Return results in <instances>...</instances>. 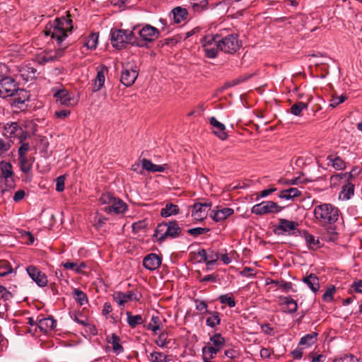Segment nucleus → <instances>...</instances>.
Instances as JSON below:
<instances>
[{
    "label": "nucleus",
    "mask_w": 362,
    "mask_h": 362,
    "mask_svg": "<svg viewBox=\"0 0 362 362\" xmlns=\"http://www.w3.org/2000/svg\"><path fill=\"white\" fill-rule=\"evenodd\" d=\"M339 209L335 206L324 203L314 207L313 215L316 223L320 226H332L339 219Z\"/></svg>",
    "instance_id": "nucleus-2"
},
{
    "label": "nucleus",
    "mask_w": 362,
    "mask_h": 362,
    "mask_svg": "<svg viewBox=\"0 0 362 362\" xmlns=\"http://www.w3.org/2000/svg\"><path fill=\"white\" fill-rule=\"evenodd\" d=\"M280 299V305H286V310H284V312H287L288 313H294L298 310V304L297 302L293 300L290 296H281Z\"/></svg>",
    "instance_id": "nucleus-27"
},
{
    "label": "nucleus",
    "mask_w": 362,
    "mask_h": 362,
    "mask_svg": "<svg viewBox=\"0 0 362 362\" xmlns=\"http://www.w3.org/2000/svg\"><path fill=\"white\" fill-rule=\"evenodd\" d=\"M240 274L242 276H245V277H255L256 275V273L255 272L254 269H252L251 267H245L240 272Z\"/></svg>",
    "instance_id": "nucleus-62"
},
{
    "label": "nucleus",
    "mask_w": 362,
    "mask_h": 362,
    "mask_svg": "<svg viewBox=\"0 0 362 362\" xmlns=\"http://www.w3.org/2000/svg\"><path fill=\"white\" fill-rule=\"evenodd\" d=\"M72 296L76 303L81 306L88 303L87 295L79 288H74L72 292Z\"/></svg>",
    "instance_id": "nucleus-37"
},
{
    "label": "nucleus",
    "mask_w": 362,
    "mask_h": 362,
    "mask_svg": "<svg viewBox=\"0 0 362 362\" xmlns=\"http://www.w3.org/2000/svg\"><path fill=\"white\" fill-rule=\"evenodd\" d=\"M210 341L214 344V346L217 348L218 350H221L226 343L225 339L219 333H216L211 336L210 337Z\"/></svg>",
    "instance_id": "nucleus-44"
},
{
    "label": "nucleus",
    "mask_w": 362,
    "mask_h": 362,
    "mask_svg": "<svg viewBox=\"0 0 362 362\" xmlns=\"http://www.w3.org/2000/svg\"><path fill=\"white\" fill-rule=\"evenodd\" d=\"M15 93L16 96L13 100V105L16 107L21 108V105L25 104L26 101L29 100L30 93L25 89H19L18 88H17V90Z\"/></svg>",
    "instance_id": "nucleus-20"
},
{
    "label": "nucleus",
    "mask_w": 362,
    "mask_h": 362,
    "mask_svg": "<svg viewBox=\"0 0 362 362\" xmlns=\"http://www.w3.org/2000/svg\"><path fill=\"white\" fill-rule=\"evenodd\" d=\"M37 325L42 332L47 333L55 328L56 321L50 316L38 320Z\"/></svg>",
    "instance_id": "nucleus-22"
},
{
    "label": "nucleus",
    "mask_w": 362,
    "mask_h": 362,
    "mask_svg": "<svg viewBox=\"0 0 362 362\" xmlns=\"http://www.w3.org/2000/svg\"><path fill=\"white\" fill-rule=\"evenodd\" d=\"M54 97L57 103L66 107L74 106L76 104V101L66 89H60L55 91Z\"/></svg>",
    "instance_id": "nucleus-14"
},
{
    "label": "nucleus",
    "mask_w": 362,
    "mask_h": 362,
    "mask_svg": "<svg viewBox=\"0 0 362 362\" xmlns=\"http://www.w3.org/2000/svg\"><path fill=\"white\" fill-rule=\"evenodd\" d=\"M142 297L141 293L137 291H129L127 293H124L122 291H115L112 294L113 300L118 304L120 307H124V305L131 300L139 301Z\"/></svg>",
    "instance_id": "nucleus-8"
},
{
    "label": "nucleus",
    "mask_w": 362,
    "mask_h": 362,
    "mask_svg": "<svg viewBox=\"0 0 362 362\" xmlns=\"http://www.w3.org/2000/svg\"><path fill=\"white\" fill-rule=\"evenodd\" d=\"M219 351L215 346H204L202 349L203 356H206L207 358L211 360L215 358V356Z\"/></svg>",
    "instance_id": "nucleus-50"
},
{
    "label": "nucleus",
    "mask_w": 362,
    "mask_h": 362,
    "mask_svg": "<svg viewBox=\"0 0 362 362\" xmlns=\"http://www.w3.org/2000/svg\"><path fill=\"white\" fill-rule=\"evenodd\" d=\"M234 214V210L228 207H222L216 206L211 211L209 216L216 222H220L226 220L228 217Z\"/></svg>",
    "instance_id": "nucleus-13"
},
{
    "label": "nucleus",
    "mask_w": 362,
    "mask_h": 362,
    "mask_svg": "<svg viewBox=\"0 0 362 362\" xmlns=\"http://www.w3.org/2000/svg\"><path fill=\"white\" fill-rule=\"evenodd\" d=\"M327 165L332 166L337 170H342L346 168L345 161L337 154L333 153L327 156Z\"/></svg>",
    "instance_id": "nucleus-24"
},
{
    "label": "nucleus",
    "mask_w": 362,
    "mask_h": 362,
    "mask_svg": "<svg viewBox=\"0 0 362 362\" xmlns=\"http://www.w3.org/2000/svg\"><path fill=\"white\" fill-rule=\"evenodd\" d=\"M303 237L304 238L307 246L310 250H315L320 247V240L313 235L309 233L308 231H303Z\"/></svg>",
    "instance_id": "nucleus-33"
},
{
    "label": "nucleus",
    "mask_w": 362,
    "mask_h": 362,
    "mask_svg": "<svg viewBox=\"0 0 362 362\" xmlns=\"http://www.w3.org/2000/svg\"><path fill=\"white\" fill-rule=\"evenodd\" d=\"M298 226V223L296 221L280 218L279 225L276 226V230L279 234L296 235V233L299 232Z\"/></svg>",
    "instance_id": "nucleus-11"
},
{
    "label": "nucleus",
    "mask_w": 362,
    "mask_h": 362,
    "mask_svg": "<svg viewBox=\"0 0 362 362\" xmlns=\"http://www.w3.org/2000/svg\"><path fill=\"white\" fill-rule=\"evenodd\" d=\"M99 202L101 204L106 205L103 210L107 214L115 213L121 214L127 210L126 203L109 192L103 194L99 199Z\"/></svg>",
    "instance_id": "nucleus-4"
},
{
    "label": "nucleus",
    "mask_w": 362,
    "mask_h": 362,
    "mask_svg": "<svg viewBox=\"0 0 362 362\" xmlns=\"http://www.w3.org/2000/svg\"><path fill=\"white\" fill-rule=\"evenodd\" d=\"M336 292V288L334 286H331L327 288L324 294L322 295V299L327 303H329L333 300L334 294Z\"/></svg>",
    "instance_id": "nucleus-53"
},
{
    "label": "nucleus",
    "mask_w": 362,
    "mask_h": 362,
    "mask_svg": "<svg viewBox=\"0 0 362 362\" xmlns=\"http://www.w3.org/2000/svg\"><path fill=\"white\" fill-rule=\"evenodd\" d=\"M354 193V185L351 183H347L342 187L341 194L343 199L348 200Z\"/></svg>",
    "instance_id": "nucleus-48"
},
{
    "label": "nucleus",
    "mask_w": 362,
    "mask_h": 362,
    "mask_svg": "<svg viewBox=\"0 0 362 362\" xmlns=\"http://www.w3.org/2000/svg\"><path fill=\"white\" fill-rule=\"evenodd\" d=\"M173 14V19L175 23H180L184 21L188 14V11L186 8L180 6H177L172 10Z\"/></svg>",
    "instance_id": "nucleus-35"
},
{
    "label": "nucleus",
    "mask_w": 362,
    "mask_h": 362,
    "mask_svg": "<svg viewBox=\"0 0 362 362\" xmlns=\"http://www.w3.org/2000/svg\"><path fill=\"white\" fill-rule=\"evenodd\" d=\"M182 231V229L179 226L177 221H163L156 226L153 238H156L158 243H162L168 239L178 238L181 235Z\"/></svg>",
    "instance_id": "nucleus-3"
},
{
    "label": "nucleus",
    "mask_w": 362,
    "mask_h": 362,
    "mask_svg": "<svg viewBox=\"0 0 362 362\" xmlns=\"http://www.w3.org/2000/svg\"><path fill=\"white\" fill-rule=\"evenodd\" d=\"M148 223L146 220H140L132 224V230L134 233H137L141 230L146 228Z\"/></svg>",
    "instance_id": "nucleus-54"
},
{
    "label": "nucleus",
    "mask_w": 362,
    "mask_h": 362,
    "mask_svg": "<svg viewBox=\"0 0 362 362\" xmlns=\"http://www.w3.org/2000/svg\"><path fill=\"white\" fill-rule=\"evenodd\" d=\"M127 322L129 326L134 329L136 326L142 325L144 322L141 315H132L130 311L126 312Z\"/></svg>",
    "instance_id": "nucleus-31"
},
{
    "label": "nucleus",
    "mask_w": 362,
    "mask_h": 362,
    "mask_svg": "<svg viewBox=\"0 0 362 362\" xmlns=\"http://www.w3.org/2000/svg\"><path fill=\"white\" fill-rule=\"evenodd\" d=\"M191 5L195 12L200 13L208 5V0H191Z\"/></svg>",
    "instance_id": "nucleus-46"
},
{
    "label": "nucleus",
    "mask_w": 362,
    "mask_h": 362,
    "mask_svg": "<svg viewBox=\"0 0 362 362\" xmlns=\"http://www.w3.org/2000/svg\"><path fill=\"white\" fill-rule=\"evenodd\" d=\"M73 28L72 19L69 12L66 16L57 18L54 21L49 22L44 30L47 36L56 41L59 47L54 52L46 53L41 57L44 63L52 62L63 56L67 45H63V42L67 37L68 33H71Z\"/></svg>",
    "instance_id": "nucleus-1"
},
{
    "label": "nucleus",
    "mask_w": 362,
    "mask_h": 362,
    "mask_svg": "<svg viewBox=\"0 0 362 362\" xmlns=\"http://www.w3.org/2000/svg\"><path fill=\"white\" fill-rule=\"evenodd\" d=\"M221 50L226 53H235L240 47L238 35L230 34L222 39H219Z\"/></svg>",
    "instance_id": "nucleus-9"
},
{
    "label": "nucleus",
    "mask_w": 362,
    "mask_h": 362,
    "mask_svg": "<svg viewBox=\"0 0 362 362\" xmlns=\"http://www.w3.org/2000/svg\"><path fill=\"white\" fill-rule=\"evenodd\" d=\"M98 43V35L97 33H90L88 37H86L84 46L87 47L88 49H95Z\"/></svg>",
    "instance_id": "nucleus-38"
},
{
    "label": "nucleus",
    "mask_w": 362,
    "mask_h": 362,
    "mask_svg": "<svg viewBox=\"0 0 362 362\" xmlns=\"http://www.w3.org/2000/svg\"><path fill=\"white\" fill-rule=\"evenodd\" d=\"M151 362H169L168 356L161 352L153 351L149 356Z\"/></svg>",
    "instance_id": "nucleus-45"
},
{
    "label": "nucleus",
    "mask_w": 362,
    "mask_h": 362,
    "mask_svg": "<svg viewBox=\"0 0 362 362\" xmlns=\"http://www.w3.org/2000/svg\"><path fill=\"white\" fill-rule=\"evenodd\" d=\"M138 76L136 66L133 68L124 67L121 74V82L125 86H131Z\"/></svg>",
    "instance_id": "nucleus-15"
},
{
    "label": "nucleus",
    "mask_w": 362,
    "mask_h": 362,
    "mask_svg": "<svg viewBox=\"0 0 362 362\" xmlns=\"http://www.w3.org/2000/svg\"><path fill=\"white\" fill-rule=\"evenodd\" d=\"M107 72V69L105 66H102L97 71V75L94 79V85L93 90L97 92L100 90L103 86L105 81V73Z\"/></svg>",
    "instance_id": "nucleus-26"
},
{
    "label": "nucleus",
    "mask_w": 362,
    "mask_h": 362,
    "mask_svg": "<svg viewBox=\"0 0 362 362\" xmlns=\"http://www.w3.org/2000/svg\"><path fill=\"white\" fill-rule=\"evenodd\" d=\"M267 284H274L276 286L282 288L284 291H288L292 290L293 284L291 282H287L284 280H274V279H268L267 280Z\"/></svg>",
    "instance_id": "nucleus-39"
},
{
    "label": "nucleus",
    "mask_w": 362,
    "mask_h": 362,
    "mask_svg": "<svg viewBox=\"0 0 362 362\" xmlns=\"http://www.w3.org/2000/svg\"><path fill=\"white\" fill-rule=\"evenodd\" d=\"M161 262V258L158 255L150 253L144 258L143 265L146 269L153 271L159 268Z\"/></svg>",
    "instance_id": "nucleus-18"
},
{
    "label": "nucleus",
    "mask_w": 362,
    "mask_h": 362,
    "mask_svg": "<svg viewBox=\"0 0 362 362\" xmlns=\"http://www.w3.org/2000/svg\"><path fill=\"white\" fill-rule=\"evenodd\" d=\"M317 339V333L312 332L307 334L300 338L298 342V346H302L303 349L308 348L313 345Z\"/></svg>",
    "instance_id": "nucleus-30"
},
{
    "label": "nucleus",
    "mask_w": 362,
    "mask_h": 362,
    "mask_svg": "<svg viewBox=\"0 0 362 362\" xmlns=\"http://www.w3.org/2000/svg\"><path fill=\"white\" fill-rule=\"evenodd\" d=\"M70 114L71 111L68 109L59 110L54 112L55 117L62 119L66 118Z\"/></svg>",
    "instance_id": "nucleus-63"
},
{
    "label": "nucleus",
    "mask_w": 362,
    "mask_h": 362,
    "mask_svg": "<svg viewBox=\"0 0 362 362\" xmlns=\"http://www.w3.org/2000/svg\"><path fill=\"white\" fill-rule=\"evenodd\" d=\"M218 300L221 304H226L230 308L235 306L236 303L232 293L221 295Z\"/></svg>",
    "instance_id": "nucleus-47"
},
{
    "label": "nucleus",
    "mask_w": 362,
    "mask_h": 362,
    "mask_svg": "<svg viewBox=\"0 0 362 362\" xmlns=\"http://www.w3.org/2000/svg\"><path fill=\"white\" fill-rule=\"evenodd\" d=\"M283 209V207L278 205L277 203L272 201H264L259 204L254 205L251 209L252 214L256 215H264L272 213H279Z\"/></svg>",
    "instance_id": "nucleus-7"
},
{
    "label": "nucleus",
    "mask_w": 362,
    "mask_h": 362,
    "mask_svg": "<svg viewBox=\"0 0 362 362\" xmlns=\"http://www.w3.org/2000/svg\"><path fill=\"white\" fill-rule=\"evenodd\" d=\"M16 187L13 176L0 177V193L1 195L9 192Z\"/></svg>",
    "instance_id": "nucleus-21"
},
{
    "label": "nucleus",
    "mask_w": 362,
    "mask_h": 362,
    "mask_svg": "<svg viewBox=\"0 0 362 362\" xmlns=\"http://www.w3.org/2000/svg\"><path fill=\"white\" fill-rule=\"evenodd\" d=\"M180 212V209L177 205L173 203H167L165 206L161 209L160 215L162 217H169L173 215H177Z\"/></svg>",
    "instance_id": "nucleus-34"
},
{
    "label": "nucleus",
    "mask_w": 362,
    "mask_h": 362,
    "mask_svg": "<svg viewBox=\"0 0 362 362\" xmlns=\"http://www.w3.org/2000/svg\"><path fill=\"white\" fill-rule=\"evenodd\" d=\"M207 314L210 316L206 320V325L211 328L220 325V313L217 311H209Z\"/></svg>",
    "instance_id": "nucleus-36"
},
{
    "label": "nucleus",
    "mask_w": 362,
    "mask_h": 362,
    "mask_svg": "<svg viewBox=\"0 0 362 362\" xmlns=\"http://www.w3.org/2000/svg\"><path fill=\"white\" fill-rule=\"evenodd\" d=\"M308 108V105L303 102H299L293 105L291 107V113L295 116H300L303 110Z\"/></svg>",
    "instance_id": "nucleus-49"
},
{
    "label": "nucleus",
    "mask_w": 362,
    "mask_h": 362,
    "mask_svg": "<svg viewBox=\"0 0 362 362\" xmlns=\"http://www.w3.org/2000/svg\"><path fill=\"white\" fill-rule=\"evenodd\" d=\"M36 69L33 67H25L20 70V75L25 81H29L35 77Z\"/></svg>",
    "instance_id": "nucleus-40"
},
{
    "label": "nucleus",
    "mask_w": 362,
    "mask_h": 362,
    "mask_svg": "<svg viewBox=\"0 0 362 362\" xmlns=\"http://www.w3.org/2000/svg\"><path fill=\"white\" fill-rule=\"evenodd\" d=\"M195 307L196 310L201 312L202 313H208L209 310H207V303L204 300L195 299Z\"/></svg>",
    "instance_id": "nucleus-56"
},
{
    "label": "nucleus",
    "mask_w": 362,
    "mask_h": 362,
    "mask_svg": "<svg viewBox=\"0 0 362 362\" xmlns=\"http://www.w3.org/2000/svg\"><path fill=\"white\" fill-rule=\"evenodd\" d=\"M301 195V192L295 187H291L287 189L281 190L279 194L280 199L290 200Z\"/></svg>",
    "instance_id": "nucleus-32"
},
{
    "label": "nucleus",
    "mask_w": 362,
    "mask_h": 362,
    "mask_svg": "<svg viewBox=\"0 0 362 362\" xmlns=\"http://www.w3.org/2000/svg\"><path fill=\"white\" fill-rule=\"evenodd\" d=\"M22 133V128L17 122L7 123L4 128V134L11 139L16 138Z\"/></svg>",
    "instance_id": "nucleus-23"
},
{
    "label": "nucleus",
    "mask_w": 362,
    "mask_h": 362,
    "mask_svg": "<svg viewBox=\"0 0 362 362\" xmlns=\"http://www.w3.org/2000/svg\"><path fill=\"white\" fill-rule=\"evenodd\" d=\"M155 342L160 348L167 347L170 342V340L168 339V332L163 331L160 333Z\"/></svg>",
    "instance_id": "nucleus-42"
},
{
    "label": "nucleus",
    "mask_w": 362,
    "mask_h": 362,
    "mask_svg": "<svg viewBox=\"0 0 362 362\" xmlns=\"http://www.w3.org/2000/svg\"><path fill=\"white\" fill-rule=\"evenodd\" d=\"M202 43L205 56L208 58H215L217 56L218 50H221L219 37L218 36H204L202 40Z\"/></svg>",
    "instance_id": "nucleus-6"
},
{
    "label": "nucleus",
    "mask_w": 362,
    "mask_h": 362,
    "mask_svg": "<svg viewBox=\"0 0 362 362\" xmlns=\"http://www.w3.org/2000/svg\"><path fill=\"white\" fill-rule=\"evenodd\" d=\"M332 362H359L358 358L354 355H346L342 358H336Z\"/></svg>",
    "instance_id": "nucleus-59"
},
{
    "label": "nucleus",
    "mask_w": 362,
    "mask_h": 362,
    "mask_svg": "<svg viewBox=\"0 0 362 362\" xmlns=\"http://www.w3.org/2000/svg\"><path fill=\"white\" fill-rule=\"evenodd\" d=\"M142 168L147 171L156 173V172H164L165 169L168 168V164L163 165H156L153 163L150 160L146 158H143L141 160Z\"/></svg>",
    "instance_id": "nucleus-25"
},
{
    "label": "nucleus",
    "mask_w": 362,
    "mask_h": 362,
    "mask_svg": "<svg viewBox=\"0 0 362 362\" xmlns=\"http://www.w3.org/2000/svg\"><path fill=\"white\" fill-rule=\"evenodd\" d=\"M0 177L13 176L12 165L9 162L1 161L0 163Z\"/></svg>",
    "instance_id": "nucleus-43"
},
{
    "label": "nucleus",
    "mask_w": 362,
    "mask_h": 362,
    "mask_svg": "<svg viewBox=\"0 0 362 362\" xmlns=\"http://www.w3.org/2000/svg\"><path fill=\"white\" fill-rule=\"evenodd\" d=\"M211 206V203H194L192 212V217L197 221H203L208 215L206 209H209Z\"/></svg>",
    "instance_id": "nucleus-17"
},
{
    "label": "nucleus",
    "mask_w": 362,
    "mask_h": 362,
    "mask_svg": "<svg viewBox=\"0 0 362 362\" xmlns=\"http://www.w3.org/2000/svg\"><path fill=\"white\" fill-rule=\"evenodd\" d=\"M303 282L314 293L318 291L320 288L318 277L314 274H310V275L304 277L303 279Z\"/></svg>",
    "instance_id": "nucleus-29"
},
{
    "label": "nucleus",
    "mask_w": 362,
    "mask_h": 362,
    "mask_svg": "<svg viewBox=\"0 0 362 362\" xmlns=\"http://www.w3.org/2000/svg\"><path fill=\"white\" fill-rule=\"evenodd\" d=\"M138 33L141 40L146 42H152L159 35V30L151 25H146Z\"/></svg>",
    "instance_id": "nucleus-16"
},
{
    "label": "nucleus",
    "mask_w": 362,
    "mask_h": 362,
    "mask_svg": "<svg viewBox=\"0 0 362 362\" xmlns=\"http://www.w3.org/2000/svg\"><path fill=\"white\" fill-rule=\"evenodd\" d=\"M27 273L31 279L40 287H45L48 280L46 274L41 272L37 267L30 265L26 268Z\"/></svg>",
    "instance_id": "nucleus-12"
},
{
    "label": "nucleus",
    "mask_w": 362,
    "mask_h": 362,
    "mask_svg": "<svg viewBox=\"0 0 362 362\" xmlns=\"http://www.w3.org/2000/svg\"><path fill=\"white\" fill-rule=\"evenodd\" d=\"M209 230H210V229L208 228L197 227V228H189L187 230V232L192 236L196 238V237H198L199 235L206 233Z\"/></svg>",
    "instance_id": "nucleus-52"
},
{
    "label": "nucleus",
    "mask_w": 362,
    "mask_h": 362,
    "mask_svg": "<svg viewBox=\"0 0 362 362\" xmlns=\"http://www.w3.org/2000/svg\"><path fill=\"white\" fill-rule=\"evenodd\" d=\"M206 257H207V259H207V262H206L207 266L214 265L218 259V253L214 251L213 250H209L207 252Z\"/></svg>",
    "instance_id": "nucleus-55"
},
{
    "label": "nucleus",
    "mask_w": 362,
    "mask_h": 362,
    "mask_svg": "<svg viewBox=\"0 0 362 362\" xmlns=\"http://www.w3.org/2000/svg\"><path fill=\"white\" fill-rule=\"evenodd\" d=\"M21 145L18 150V157L26 156V153L28 151L30 146L28 143H21Z\"/></svg>",
    "instance_id": "nucleus-61"
},
{
    "label": "nucleus",
    "mask_w": 362,
    "mask_h": 362,
    "mask_svg": "<svg viewBox=\"0 0 362 362\" xmlns=\"http://www.w3.org/2000/svg\"><path fill=\"white\" fill-rule=\"evenodd\" d=\"M107 341L112 345V351L117 355H119L124 351V348L120 344V337L117 334H112L111 336L107 337Z\"/></svg>",
    "instance_id": "nucleus-28"
},
{
    "label": "nucleus",
    "mask_w": 362,
    "mask_h": 362,
    "mask_svg": "<svg viewBox=\"0 0 362 362\" xmlns=\"http://www.w3.org/2000/svg\"><path fill=\"white\" fill-rule=\"evenodd\" d=\"M18 84L13 78L6 76L0 79V98L11 97L17 90Z\"/></svg>",
    "instance_id": "nucleus-10"
},
{
    "label": "nucleus",
    "mask_w": 362,
    "mask_h": 362,
    "mask_svg": "<svg viewBox=\"0 0 362 362\" xmlns=\"http://www.w3.org/2000/svg\"><path fill=\"white\" fill-rule=\"evenodd\" d=\"M107 218L102 215H97L94 220V226L97 229H100L105 224Z\"/></svg>",
    "instance_id": "nucleus-58"
},
{
    "label": "nucleus",
    "mask_w": 362,
    "mask_h": 362,
    "mask_svg": "<svg viewBox=\"0 0 362 362\" xmlns=\"http://www.w3.org/2000/svg\"><path fill=\"white\" fill-rule=\"evenodd\" d=\"M347 99V96L346 95H341L340 96H333L331 100L330 106L332 107H336L339 104L344 103Z\"/></svg>",
    "instance_id": "nucleus-57"
},
{
    "label": "nucleus",
    "mask_w": 362,
    "mask_h": 362,
    "mask_svg": "<svg viewBox=\"0 0 362 362\" xmlns=\"http://www.w3.org/2000/svg\"><path fill=\"white\" fill-rule=\"evenodd\" d=\"M351 289L353 290L356 293H362V279H359V280L354 281L351 286Z\"/></svg>",
    "instance_id": "nucleus-64"
},
{
    "label": "nucleus",
    "mask_w": 362,
    "mask_h": 362,
    "mask_svg": "<svg viewBox=\"0 0 362 362\" xmlns=\"http://www.w3.org/2000/svg\"><path fill=\"white\" fill-rule=\"evenodd\" d=\"M111 40L112 45L117 48L122 49L126 44L136 45L134 31L125 30H115L111 31Z\"/></svg>",
    "instance_id": "nucleus-5"
},
{
    "label": "nucleus",
    "mask_w": 362,
    "mask_h": 362,
    "mask_svg": "<svg viewBox=\"0 0 362 362\" xmlns=\"http://www.w3.org/2000/svg\"><path fill=\"white\" fill-rule=\"evenodd\" d=\"M20 168L24 173H29L33 168V162L27 156L19 157Z\"/></svg>",
    "instance_id": "nucleus-41"
},
{
    "label": "nucleus",
    "mask_w": 362,
    "mask_h": 362,
    "mask_svg": "<svg viewBox=\"0 0 362 362\" xmlns=\"http://www.w3.org/2000/svg\"><path fill=\"white\" fill-rule=\"evenodd\" d=\"M13 272L12 267L6 260H0V276H4Z\"/></svg>",
    "instance_id": "nucleus-51"
},
{
    "label": "nucleus",
    "mask_w": 362,
    "mask_h": 362,
    "mask_svg": "<svg viewBox=\"0 0 362 362\" xmlns=\"http://www.w3.org/2000/svg\"><path fill=\"white\" fill-rule=\"evenodd\" d=\"M209 123L214 128L212 132L220 139L224 141L228 138V134L226 132V126L223 123L218 121L214 117L209 118Z\"/></svg>",
    "instance_id": "nucleus-19"
},
{
    "label": "nucleus",
    "mask_w": 362,
    "mask_h": 362,
    "mask_svg": "<svg viewBox=\"0 0 362 362\" xmlns=\"http://www.w3.org/2000/svg\"><path fill=\"white\" fill-rule=\"evenodd\" d=\"M64 181H65V176L61 175L58 177L56 180V190L57 192H63L64 189Z\"/></svg>",
    "instance_id": "nucleus-60"
}]
</instances>
